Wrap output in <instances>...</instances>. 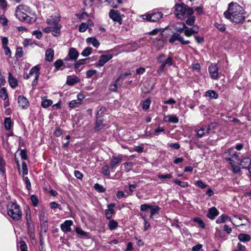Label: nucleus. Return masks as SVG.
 <instances>
[{"instance_id": "f257e3e1", "label": "nucleus", "mask_w": 251, "mask_h": 251, "mask_svg": "<svg viewBox=\"0 0 251 251\" xmlns=\"http://www.w3.org/2000/svg\"><path fill=\"white\" fill-rule=\"evenodd\" d=\"M243 8L237 3L231 2L228 4V9L225 11V17L235 24L243 23L245 17L243 14Z\"/></svg>"}, {"instance_id": "f03ea898", "label": "nucleus", "mask_w": 251, "mask_h": 251, "mask_svg": "<svg viewBox=\"0 0 251 251\" xmlns=\"http://www.w3.org/2000/svg\"><path fill=\"white\" fill-rule=\"evenodd\" d=\"M7 215L14 221L20 220L23 215L20 206L16 202L9 201L6 205Z\"/></svg>"}, {"instance_id": "7ed1b4c3", "label": "nucleus", "mask_w": 251, "mask_h": 251, "mask_svg": "<svg viewBox=\"0 0 251 251\" xmlns=\"http://www.w3.org/2000/svg\"><path fill=\"white\" fill-rule=\"evenodd\" d=\"M30 13V10L28 6L25 5H20L17 6L16 10L17 18L21 21L31 23L33 20L28 14Z\"/></svg>"}, {"instance_id": "20e7f679", "label": "nucleus", "mask_w": 251, "mask_h": 251, "mask_svg": "<svg viewBox=\"0 0 251 251\" xmlns=\"http://www.w3.org/2000/svg\"><path fill=\"white\" fill-rule=\"evenodd\" d=\"M180 3L176 4L174 11L176 17L180 19L186 18L188 16V8L183 0H180Z\"/></svg>"}, {"instance_id": "39448f33", "label": "nucleus", "mask_w": 251, "mask_h": 251, "mask_svg": "<svg viewBox=\"0 0 251 251\" xmlns=\"http://www.w3.org/2000/svg\"><path fill=\"white\" fill-rule=\"evenodd\" d=\"M194 12L198 15H201L203 13V7L201 3L197 5L192 4L191 7H189V26L193 25L195 22L196 18L193 15Z\"/></svg>"}, {"instance_id": "423d86ee", "label": "nucleus", "mask_w": 251, "mask_h": 251, "mask_svg": "<svg viewBox=\"0 0 251 251\" xmlns=\"http://www.w3.org/2000/svg\"><path fill=\"white\" fill-rule=\"evenodd\" d=\"M143 19L149 22H155L159 21L163 17L161 12H150L142 16Z\"/></svg>"}, {"instance_id": "0eeeda50", "label": "nucleus", "mask_w": 251, "mask_h": 251, "mask_svg": "<svg viewBox=\"0 0 251 251\" xmlns=\"http://www.w3.org/2000/svg\"><path fill=\"white\" fill-rule=\"evenodd\" d=\"M208 72L212 79L217 80L219 78V68L217 64L210 65L208 67Z\"/></svg>"}, {"instance_id": "6e6552de", "label": "nucleus", "mask_w": 251, "mask_h": 251, "mask_svg": "<svg viewBox=\"0 0 251 251\" xmlns=\"http://www.w3.org/2000/svg\"><path fill=\"white\" fill-rule=\"evenodd\" d=\"M214 128L213 124H211L208 126L201 127L198 130H196V132L199 137H202L208 135L210 131Z\"/></svg>"}, {"instance_id": "1a4fd4ad", "label": "nucleus", "mask_w": 251, "mask_h": 251, "mask_svg": "<svg viewBox=\"0 0 251 251\" xmlns=\"http://www.w3.org/2000/svg\"><path fill=\"white\" fill-rule=\"evenodd\" d=\"M40 67L38 65L33 67L29 71V75L34 76V79L32 82L33 86H36L40 75Z\"/></svg>"}, {"instance_id": "9d476101", "label": "nucleus", "mask_w": 251, "mask_h": 251, "mask_svg": "<svg viewBox=\"0 0 251 251\" xmlns=\"http://www.w3.org/2000/svg\"><path fill=\"white\" fill-rule=\"evenodd\" d=\"M109 16L113 21L117 22L120 25L122 24V15L119 11L111 10L109 13Z\"/></svg>"}, {"instance_id": "9b49d317", "label": "nucleus", "mask_w": 251, "mask_h": 251, "mask_svg": "<svg viewBox=\"0 0 251 251\" xmlns=\"http://www.w3.org/2000/svg\"><path fill=\"white\" fill-rule=\"evenodd\" d=\"M79 56V53L74 48L69 49L68 55L65 58V60H71L72 61L76 62Z\"/></svg>"}, {"instance_id": "f8f14e48", "label": "nucleus", "mask_w": 251, "mask_h": 251, "mask_svg": "<svg viewBox=\"0 0 251 251\" xmlns=\"http://www.w3.org/2000/svg\"><path fill=\"white\" fill-rule=\"evenodd\" d=\"M173 27L177 32L180 33L184 32V34L188 36V29L186 27L185 25L182 22H177L174 24Z\"/></svg>"}, {"instance_id": "ddd939ff", "label": "nucleus", "mask_w": 251, "mask_h": 251, "mask_svg": "<svg viewBox=\"0 0 251 251\" xmlns=\"http://www.w3.org/2000/svg\"><path fill=\"white\" fill-rule=\"evenodd\" d=\"M113 58L112 54L110 53H107L105 54H102L100 56L98 63L97 65V67H102L109 60Z\"/></svg>"}, {"instance_id": "4468645a", "label": "nucleus", "mask_w": 251, "mask_h": 251, "mask_svg": "<svg viewBox=\"0 0 251 251\" xmlns=\"http://www.w3.org/2000/svg\"><path fill=\"white\" fill-rule=\"evenodd\" d=\"M176 41H179L183 45H186L188 44V41L184 40L180 33L177 32L174 33L169 40V42L170 43H173Z\"/></svg>"}, {"instance_id": "2eb2a0df", "label": "nucleus", "mask_w": 251, "mask_h": 251, "mask_svg": "<svg viewBox=\"0 0 251 251\" xmlns=\"http://www.w3.org/2000/svg\"><path fill=\"white\" fill-rule=\"evenodd\" d=\"M123 156L122 154L113 156L110 160V168L112 169L115 168L123 160Z\"/></svg>"}, {"instance_id": "dca6fc26", "label": "nucleus", "mask_w": 251, "mask_h": 251, "mask_svg": "<svg viewBox=\"0 0 251 251\" xmlns=\"http://www.w3.org/2000/svg\"><path fill=\"white\" fill-rule=\"evenodd\" d=\"M73 224V222L71 220H66L63 223L61 224L60 228L64 233H68L71 231V226Z\"/></svg>"}, {"instance_id": "f3484780", "label": "nucleus", "mask_w": 251, "mask_h": 251, "mask_svg": "<svg viewBox=\"0 0 251 251\" xmlns=\"http://www.w3.org/2000/svg\"><path fill=\"white\" fill-rule=\"evenodd\" d=\"M60 19L61 17L60 16H51L47 19L46 23L50 25H55L59 24Z\"/></svg>"}, {"instance_id": "a211bd4d", "label": "nucleus", "mask_w": 251, "mask_h": 251, "mask_svg": "<svg viewBox=\"0 0 251 251\" xmlns=\"http://www.w3.org/2000/svg\"><path fill=\"white\" fill-rule=\"evenodd\" d=\"M102 108H101L98 112L97 114V120L96 123V129L98 130L101 129L102 127L104 126V124H103V120L101 119V118L98 116L100 115V114L102 113Z\"/></svg>"}, {"instance_id": "6ab92c4d", "label": "nucleus", "mask_w": 251, "mask_h": 251, "mask_svg": "<svg viewBox=\"0 0 251 251\" xmlns=\"http://www.w3.org/2000/svg\"><path fill=\"white\" fill-rule=\"evenodd\" d=\"M173 64V59L171 57H168L166 58V59L164 60L163 63L161 64L159 68L158 69V71L163 72H164L165 67L166 65L169 66H172Z\"/></svg>"}, {"instance_id": "aec40b11", "label": "nucleus", "mask_w": 251, "mask_h": 251, "mask_svg": "<svg viewBox=\"0 0 251 251\" xmlns=\"http://www.w3.org/2000/svg\"><path fill=\"white\" fill-rule=\"evenodd\" d=\"M19 106L22 108H26L29 106L28 100L24 96H20L18 98Z\"/></svg>"}, {"instance_id": "412c9836", "label": "nucleus", "mask_w": 251, "mask_h": 251, "mask_svg": "<svg viewBox=\"0 0 251 251\" xmlns=\"http://www.w3.org/2000/svg\"><path fill=\"white\" fill-rule=\"evenodd\" d=\"M115 206V204L114 203H111L107 205L108 209L105 210V215L107 219H110L112 215L114 214V208Z\"/></svg>"}, {"instance_id": "4be33fe9", "label": "nucleus", "mask_w": 251, "mask_h": 251, "mask_svg": "<svg viewBox=\"0 0 251 251\" xmlns=\"http://www.w3.org/2000/svg\"><path fill=\"white\" fill-rule=\"evenodd\" d=\"M163 120L165 122H169L173 124H176L178 122V118L174 115L165 116L163 118Z\"/></svg>"}, {"instance_id": "5701e85b", "label": "nucleus", "mask_w": 251, "mask_h": 251, "mask_svg": "<svg viewBox=\"0 0 251 251\" xmlns=\"http://www.w3.org/2000/svg\"><path fill=\"white\" fill-rule=\"evenodd\" d=\"M8 82L12 88H15L18 86L17 79L10 72L8 73Z\"/></svg>"}, {"instance_id": "b1692460", "label": "nucleus", "mask_w": 251, "mask_h": 251, "mask_svg": "<svg viewBox=\"0 0 251 251\" xmlns=\"http://www.w3.org/2000/svg\"><path fill=\"white\" fill-rule=\"evenodd\" d=\"M218 214L219 212L217 209L215 207H213L209 209L207 217L211 220H213Z\"/></svg>"}, {"instance_id": "393cba45", "label": "nucleus", "mask_w": 251, "mask_h": 251, "mask_svg": "<svg viewBox=\"0 0 251 251\" xmlns=\"http://www.w3.org/2000/svg\"><path fill=\"white\" fill-rule=\"evenodd\" d=\"M250 158L248 157L244 158L242 159L240 163V166L243 169H247L250 172L251 167L250 166Z\"/></svg>"}, {"instance_id": "a878e982", "label": "nucleus", "mask_w": 251, "mask_h": 251, "mask_svg": "<svg viewBox=\"0 0 251 251\" xmlns=\"http://www.w3.org/2000/svg\"><path fill=\"white\" fill-rule=\"evenodd\" d=\"M54 56V50L52 49H48L45 53V59L47 61L51 62L52 61Z\"/></svg>"}, {"instance_id": "bb28decb", "label": "nucleus", "mask_w": 251, "mask_h": 251, "mask_svg": "<svg viewBox=\"0 0 251 251\" xmlns=\"http://www.w3.org/2000/svg\"><path fill=\"white\" fill-rule=\"evenodd\" d=\"M191 68L196 75H198L201 74V67L199 63H192Z\"/></svg>"}, {"instance_id": "cd10ccee", "label": "nucleus", "mask_w": 251, "mask_h": 251, "mask_svg": "<svg viewBox=\"0 0 251 251\" xmlns=\"http://www.w3.org/2000/svg\"><path fill=\"white\" fill-rule=\"evenodd\" d=\"M79 81V79L77 76H68L67 79V84L69 85H73L75 84L78 83Z\"/></svg>"}, {"instance_id": "c85d7f7f", "label": "nucleus", "mask_w": 251, "mask_h": 251, "mask_svg": "<svg viewBox=\"0 0 251 251\" xmlns=\"http://www.w3.org/2000/svg\"><path fill=\"white\" fill-rule=\"evenodd\" d=\"M238 240L242 242H248L251 240V237L248 234L245 233H240L238 236Z\"/></svg>"}, {"instance_id": "c756f323", "label": "nucleus", "mask_w": 251, "mask_h": 251, "mask_svg": "<svg viewBox=\"0 0 251 251\" xmlns=\"http://www.w3.org/2000/svg\"><path fill=\"white\" fill-rule=\"evenodd\" d=\"M28 233L30 237L34 236L35 231L34 225L32 222L26 223Z\"/></svg>"}, {"instance_id": "7c9ffc66", "label": "nucleus", "mask_w": 251, "mask_h": 251, "mask_svg": "<svg viewBox=\"0 0 251 251\" xmlns=\"http://www.w3.org/2000/svg\"><path fill=\"white\" fill-rule=\"evenodd\" d=\"M62 27L61 24L54 25V27H52V34L54 36H57L60 34L61 30L60 29Z\"/></svg>"}, {"instance_id": "2f4dec72", "label": "nucleus", "mask_w": 251, "mask_h": 251, "mask_svg": "<svg viewBox=\"0 0 251 251\" xmlns=\"http://www.w3.org/2000/svg\"><path fill=\"white\" fill-rule=\"evenodd\" d=\"M53 66L57 70L64 69V62L63 60L58 59L53 63Z\"/></svg>"}, {"instance_id": "473e14b6", "label": "nucleus", "mask_w": 251, "mask_h": 251, "mask_svg": "<svg viewBox=\"0 0 251 251\" xmlns=\"http://www.w3.org/2000/svg\"><path fill=\"white\" fill-rule=\"evenodd\" d=\"M39 218L40 222L43 224H46V225H47V224L48 223V218L46 216V213L44 211H42L41 212H40L39 214Z\"/></svg>"}, {"instance_id": "72a5a7b5", "label": "nucleus", "mask_w": 251, "mask_h": 251, "mask_svg": "<svg viewBox=\"0 0 251 251\" xmlns=\"http://www.w3.org/2000/svg\"><path fill=\"white\" fill-rule=\"evenodd\" d=\"M87 42L91 44L95 47H98L100 43L98 40L95 37H89L86 39Z\"/></svg>"}, {"instance_id": "f704fd0d", "label": "nucleus", "mask_w": 251, "mask_h": 251, "mask_svg": "<svg viewBox=\"0 0 251 251\" xmlns=\"http://www.w3.org/2000/svg\"><path fill=\"white\" fill-rule=\"evenodd\" d=\"M107 2H108V4L113 8H117L122 3L121 0H109Z\"/></svg>"}, {"instance_id": "c9c22d12", "label": "nucleus", "mask_w": 251, "mask_h": 251, "mask_svg": "<svg viewBox=\"0 0 251 251\" xmlns=\"http://www.w3.org/2000/svg\"><path fill=\"white\" fill-rule=\"evenodd\" d=\"M4 127L5 129L7 130L11 129L12 126V123L10 118H5L4 119Z\"/></svg>"}, {"instance_id": "e433bc0d", "label": "nucleus", "mask_w": 251, "mask_h": 251, "mask_svg": "<svg viewBox=\"0 0 251 251\" xmlns=\"http://www.w3.org/2000/svg\"><path fill=\"white\" fill-rule=\"evenodd\" d=\"M227 220L230 221V218L228 216L225 215H221L218 219L216 220V223L217 224H221L223 223H225Z\"/></svg>"}, {"instance_id": "4c0bfd02", "label": "nucleus", "mask_w": 251, "mask_h": 251, "mask_svg": "<svg viewBox=\"0 0 251 251\" xmlns=\"http://www.w3.org/2000/svg\"><path fill=\"white\" fill-rule=\"evenodd\" d=\"M159 209H160V207L158 206H157V205L151 206L150 208L151 214H150V217L151 218H152L154 215H155L156 214H157L158 213Z\"/></svg>"}, {"instance_id": "58836bf2", "label": "nucleus", "mask_w": 251, "mask_h": 251, "mask_svg": "<svg viewBox=\"0 0 251 251\" xmlns=\"http://www.w3.org/2000/svg\"><path fill=\"white\" fill-rule=\"evenodd\" d=\"M75 232L77 234L79 235L81 237H88V233L85 232L80 227H76Z\"/></svg>"}, {"instance_id": "ea45409f", "label": "nucleus", "mask_w": 251, "mask_h": 251, "mask_svg": "<svg viewBox=\"0 0 251 251\" xmlns=\"http://www.w3.org/2000/svg\"><path fill=\"white\" fill-rule=\"evenodd\" d=\"M206 96L210 98L217 99L218 94L214 90H208L206 92Z\"/></svg>"}, {"instance_id": "a19ab883", "label": "nucleus", "mask_w": 251, "mask_h": 251, "mask_svg": "<svg viewBox=\"0 0 251 251\" xmlns=\"http://www.w3.org/2000/svg\"><path fill=\"white\" fill-rule=\"evenodd\" d=\"M87 60V59L85 58L76 61V62L75 63V69H78L81 65L86 64Z\"/></svg>"}, {"instance_id": "79ce46f5", "label": "nucleus", "mask_w": 251, "mask_h": 251, "mask_svg": "<svg viewBox=\"0 0 251 251\" xmlns=\"http://www.w3.org/2000/svg\"><path fill=\"white\" fill-rule=\"evenodd\" d=\"M64 62V68H70L73 67V66H75V62L72 61L71 60H65V58L63 59Z\"/></svg>"}, {"instance_id": "37998d69", "label": "nucleus", "mask_w": 251, "mask_h": 251, "mask_svg": "<svg viewBox=\"0 0 251 251\" xmlns=\"http://www.w3.org/2000/svg\"><path fill=\"white\" fill-rule=\"evenodd\" d=\"M141 216L144 221V230L147 231L150 227V224L147 221L146 215L145 214H142Z\"/></svg>"}, {"instance_id": "c03bdc74", "label": "nucleus", "mask_w": 251, "mask_h": 251, "mask_svg": "<svg viewBox=\"0 0 251 251\" xmlns=\"http://www.w3.org/2000/svg\"><path fill=\"white\" fill-rule=\"evenodd\" d=\"M151 103V100L149 98L146 99L142 104V109L147 110L149 108Z\"/></svg>"}, {"instance_id": "a18cd8bd", "label": "nucleus", "mask_w": 251, "mask_h": 251, "mask_svg": "<svg viewBox=\"0 0 251 251\" xmlns=\"http://www.w3.org/2000/svg\"><path fill=\"white\" fill-rule=\"evenodd\" d=\"M109 228L112 230L115 229L118 226V223L113 220H110L108 225Z\"/></svg>"}, {"instance_id": "49530a36", "label": "nucleus", "mask_w": 251, "mask_h": 251, "mask_svg": "<svg viewBox=\"0 0 251 251\" xmlns=\"http://www.w3.org/2000/svg\"><path fill=\"white\" fill-rule=\"evenodd\" d=\"M0 97L4 100H5L8 98V94L4 87L0 89Z\"/></svg>"}, {"instance_id": "de8ad7c7", "label": "nucleus", "mask_w": 251, "mask_h": 251, "mask_svg": "<svg viewBox=\"0 0 251 251\" xmlns=\"http://www.w3.org/2000/svg\"><path fill=\"white\" fill-rule=\"evenodd\" d=\"M92 50V49L91 47H87L83 50L81 54L83 56H88L91 53Z\"/></svg>"}, {"instance_id": "09e8293b", "label": "nucleus", "mask_w": 251, "mask_h": 251, "mask_svg": "<svg viewBox=\"0 0 251 251\" xmlns=\"http://www.w3.org/2000/svg\"><path fill=\"white\" fill-rule=\"evenodd\" d=\"M52 104V101L50 100H45L42 101L41 105L44 108H47Z\"/></svg>"}, {"instance_id": "8fccbe9b", "label": "nucleus", "mask_w": 251, "mask_h": 251, "mask_svg": "<svg viewBox=\"0 0 251 251\" xmlns=\"http://www.w3.org/2000/svg\"><path fill=\"white\" fill-rule=\"evenodd\" d=\"M101 173L104 176H108L110 175L109 167L107 165L103 166L101 169Z\"/></svg>"}, {"instance_id": "3c124183", "label": "nucleus", "mask_w": 251, "mask_h": 251, "mask_svg": "<svg viewBox=\"0 0 251 251\" xmlns=\"http://www.w3.org/2000/svg\"><path fill=\"white\" fill-rule=\"evenodd\" d=\"M88 28V25L86 23H81L79 26V31L81 32H85Z\"/></svg>"}, {"instance_id": "603ef678", "label": "nucleus", "mask_w": 251, "mask_h": 251, "mask_svg": "<svg viewBox=\"0 0 251 251\" xmlns=\"http://www.w3.org/2000/svg\"><path fill=\"white\" fill-rule=\"evenodd\" d=\"M193 221L196 223H198L200 227L202 228H205V224L202 220L200 218H195L193 219Z\"/></svg>"}, {"instance_id": "864d4df0", "label": "nucleus", "mask_w": 251, "mask_h": 251, "mask_svg": "<svg viewBox=\"0 0 251 251\" xmlns=\"http://www.w3.org/2000/svg\"><path fill=\"white\" fill-rule=\"evenodd\" d=\"M30 200L34 206L38 205L39 200L37 197L34 195H32L30 197Z\"/></svg>"}, {"instance_id": "5fc2aeb1", "label": "nucleus", "mask_w": 251, "mask_h": 251, "mask_svg": "<svg viewBox=\"0 0 251 251\" xmlns=\"http://www.w3.org/2000/svg\"><path fill=\"white\" fill-rule=\"evenodd\" d=\"M120 77L118 78L116 81L109 86V89L112 92H117V82L119 80Z\"/></svg>"}, {"instance_id": "6e6d98bb", "label": "nucleus", "mask_w": 251, "mask_h": 251, "mask_svg": "<svg viewBox=\"0 0 251 251\" xmlns=\"http://www.w3.org/2000/svg\"><path fill=\"white\" fill-rule=\"evenodd\" d=\"M165 129L163 127L158 126L157 128L154 130V135L155 136H158L159 134L161 132H164Z\"/></svg>"}, {"instance_id": "4d7b16f0", "label": "nucleus", "mask_w": 251, "mask_h": 251, "mask_svg": "<svg viewBox=\"0 0 251 251\" xmlns=\"http://www.w3.org/2000/svg\"><path fill=\"white\" fill-rule=\"evenodd\" d=\"M94 188L100 193H102L105 191V189L103 187L98 183H96L94 185Z\"/></svg>"}, {"instance_id": "13d9d810", "label": "nucleus", "mask_w": 251, "mask_h": 251, "mask_svg": "<svg viewBox=\"0 0 251 251\" xmlns=\"http://www.w3.org/2000/svg\"><path fill=\"white\" fill-rule=\"evenodd\" d=\"M81 104V102L77 100H71L69 103V106L71 108H74L78 106Z\"/></svg>"}, {"instance_id": "bf43d9fd", "label": "nucleus", "mask_w": 251, "mask_h": 251, "mask_svg": "<svg viewBox=\"0 0 251 251\" xmlns=\"http://www.w3.org/2000/svg\"><path fill=\"white\" fill-rule=\"evenodd\" d=\"M4 163L3 160L0 157V175L2 176H4Z\"/></svg>"}, {"instance_id": "052dcab7", "label": "nucleus", "mask_w": 251, "mask_h": 251, "mask_svg": "<svg viewBox=\"0 0 251 251\" xmlns=\"http://www.w3.org/2000/svg\"><path fill=\"white\" fill-rule=\"evenodd\" d=\"M19 244L21 251H27V247L25 241H21Z\"/></svg>"}, {"instance_id": "680f3d73", "label": "nucleus", "mask_w": 251, "mask_h": 251, "mask_svg": "<svg viewBox=\"0 0 251 251\" xmlns=\"http://www.w3.org/2000/svg\"><path fill=\"white\" fill-rule=\"evenodd\" d=\"M199 32V27L197 26H194L192 28H189V36L193 34L197 33Z\"/></svg>"}, {"instance_id": "e2e57ef3", "label": "nucleus", "mask_w": 251, "mask_h": 251, "mask_svg": "<svg viewBox=\"0 0 251 251\" xmlns=\"http://www.w3.org/2000/svg\"><path fill=\"white\" fill-rule=\"evenodd\" d=\"M151 206V205H150V204L147 203L143 204L140 206V210L141 211L143 212L146 211V210L149 209H150Z\"/></svg>"}, {"instance_id": "0e129e2a", "label": "nucleus", "mask_w": 251, "mask_h": 251, "mask_svg": "<svg viewBox=\"0 0 251 251\" xmlns=\"http://www.w3.org/2000/svg\"><path fill=\"white\" fill-rule=\"evenodd\" d=\"M50 207L51 209H55L58 208L60 210H62L61 205L57 203L54 201L51 202L50 203Z\"/></svg>"}, {"instance_id": "69168bd1", "label": "nucleus", "mask_w": 251, "mask_h": 251, "mask_svg": "<svg viewBox=\"0 0 251 251\" xmlns=\"http://www.w3.org/2000/svg\"><path fill=\"white\" fill-rule=\"evenodd\" d=\"M24 180L25 184L26 189L28 190H30L31 189V183L29 179L26 176L24 178Z\"/></svg>"}, {"instance_id": "338daca9", "label": "nucleus", "mask_w": 251, "mask_h": 251, "mask_svg": "<svg viewBox=\"0 0 251 251\" xmlns=\"http://www.w3.org/2000/svg\"><path fill=\"white\" fill-rule=\"evenodd\" d=\"M97 71L95 70H89L86 72V76L87 78H90L94 75L96 74Z\"/></svg>"}, {"instance_id": "774afa93", "label": "nucleus", "mask_w": 251, "mask_h": 251, "mask_svg": "<svg viewBox=\"0 0 251 251\" xmlns=\"http://www.w3.org/2000/svg\"><path fill=\"white\" fill-rule=\"evenodd\" d=\"M132 166L133 163L132 162H126L124 164V167L127 172L131 170Z\"/></svg>"}]
</instances>
